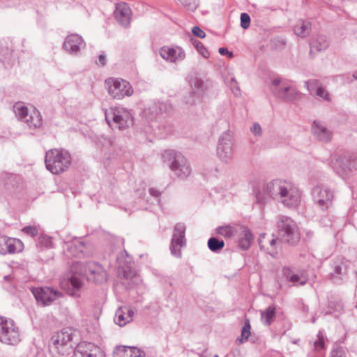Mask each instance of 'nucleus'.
Masks as SVG:
<instances>
[{
    "instance_id": "18",
    "label": "nucleus",
    "mask_w": 357,
    "mask_h": 357,
    "mask_svg": "<svg viewBox=\"0 0 357 357\" xmlns=\"http://www.w3.org/2000/svg\"><path fill=\"white\" fill-rule=\"evenodd\" d=\"M329 165L337 174L343 177L349 170L350 158L346 154L334 153L330 158Z\"/></svg>"
},
{
    "instance_id": "53",
    "label": "nucleus",
    "mask_w": 357,
    "mask_h": 357,
    "mask_svg": "<svg viewBox=\"0 0 357 357\" xmlns=\"http://www.w3.org/2000/svg\"><path fill=\"white\" fill-rule=\"evenodd\" d=\"M275 45L279 48H283L286 45V41L284 39H277L275 40Z\"/></svg>"
},
{
    "instance_id": "19",
    "label": "nucleus",
    "mask_w": 357,
    "mask_h": 357,
    "mask_svg": "<svg viewBox=\"0 0 357 357\" xmlns=\"http://www.w3.org/2000/svg\"><path fill=\"white\" fill-rule=\"evenodd\" d=\"M24 123L29 128H38L42 125L40 114L33 105H24Z\"/></svg>"
},
{
    "instance_id": "40",
    "label": "nucleus",
    "mask_w": 357,
    "mask_h": 357,
    "mask_svg": "<svg viewBox=\"0 0 357 357\" xmlns=\"http://www.w3.org/2000/svg\"><path fill=\"white\" fill-rule=\"evenodd\" d=\"M250 329L251 326L250 321L248 319H246L241 331V336L237 339V341H238L240 343H243L245 341L248 340L249 336L250 335Z\"/></svg>"
},
{
    "instance_id": "29",
    "label": "nucleus",
    "mask_w": 357,
    "mask_h": 357,
    "mask_svg": "<svg viewBox=\"0 0 357 357\" xmlns=\"http://www.w3.org/2000/svg\"><path fill=\"white\" fill-rule=\"evenodd\" d=\"M112 356L113 357H145V354L137 347L117 346Z\"/></svg>"
},
{
    "instance_id": "37",
    "label": "nucleus",
    "mask_w": 357,
    "mask_h": 357,
    "mask_svg": "<svg viewBox=\"0 0 357 357\" xmlns=\"http://www.w3.org/2000/svg\"><path fill=\"white\" fill-rule=\"evenodd\" d=\"M207 245L211 252L218 253L224 248L225 242L223 240L218 239L216 237H211L208 240Z\"/></svg>"
},
{
    "instance_id": "35",
    "label": "nucleus",
    "mask_w": 357,
    "mask_h": 357,
    "mask_svg": "<svg viewBox=\"0 0 357 357\" xmlns=\"http://www.w3.org/2000/svg\"><path fill=\"white\" fill-rule=\"evenodd\" d=\"M238 229V225L235 227L231 225L220 226L216 228V233L225 238H231L236 236Z\"/></svg>"
},
{
    "instance_id": "11",
    "label": "nucleus",
    "mask_w": 357,
    "mask_h": 357,
    "mask_svg": "<svg viewBox=\"0 0 357 357\" xmlns=\"http://www.w3.org/2000/svg\"><path fill=\"white\" fill-rule=\"evenodd\" d=\"M271 89L278 98L286 102H293L299 96V93L294 88L282 82L280 78H275L272 80Z\"/></svg>"
},
{
    "instance_id": "23",
    "label": "nucleus",
    "mask_w": 357,
    "mask_h": 357,
    "mask_svg": "<svg viewBox=\"0 0 357 357\" xmlns=\"http://www.w3.org/2000/svg\"><path fill=\"white\" fill-rule=\"evenodd\" d=\"M236 236L238 247L243 250L249 249L254 239L250 229L243 225H238Z\"/></svg>"
},
{
    "instance_id": "9",
    "label": "nucleus",
    "mask_w": 357,
    "mask_h": 357,
    "mask_svg": "<svg viewBox=\"0 0 357 357\" xmlns=\"http://www.w3.org/2000/svg\"><path fill=\"white\" fill-rule=\"evenodd\" d=\"M108 86V93L114 99L121 100L133 93L130 84L123 79L109 78L105 81Z\"/></svg>"
},
{
    "instance_id": "38",
    "label": "nucleus",
    "mask_w": 357,
    "mask_h": 357,
    "mask_svg": "<svg viewBox=\"0 0 357 357\" xmlns=\"http://www.w3.org/2000/svg\"><path fill=\"white\" fill-rule=\"evenodd\" d=\"M265 234H262L259 238V245L261 250H266L268 253L273 255V253L275 250V244L277 241H278V238H273L271 240L269 241V248H266V245L264 243L263 238H265Z\"/></svg>"
},
{
    "instance_id": "60",
    "label": "nucleus",
    "mask_w": 357,
    "mask_h": 357,
    "mask_svg": "<svg viewBox=\"0 0 357 357\" xmlns=\"http://www.w3.org/2000/svg\"><path fill=\"white\" fill-rule=\"evenodd\" d=\"M9 291L11 292V294H15V291H13V290H9Z\"/></svg>"
},
{
    "instance_id": "13",
    "label": "nucleus",
    "mask_w": 357,
    "mask_h": 357,
    "mask_svg": "<svg viewBox=\"0 0 357 357\" xmlns=\"http://www.w3.org/2000/svg\"><path fill=\"white\" fill-rule=\"evenodd\" d=\"M185 226L183 223H177L174 228L169 249L171 254L176 257H181V248L185 245Z\"/></svg>"
},
{
    "instance_id": "32",
    "label": "nucleus",
    "mask_w": 357,
    "mask_h": 357,
    "mask_svg": "<svg viewBox=\"0 0 357 357\" xmlns=\"http://www.w3.org/2000/svg\"><path fill=\"white\" fill-rule=\"evenodd\" d=\"M311 29V23L309 21L300 20L294 25V33L300 37L304 38L307 36Z\"/></svg>"
},
{
    "instance_id": "30",
    "label": "nucleus",
    "mask_w": 357,
    "mask_h": 357,
    "mask_svg": "<svg viewBox=\"0 0 357 357\" xmlns=\"http://www.w3.org/2000/svg\"><path fill=\"white\" fill-rule=\"evenodd\" d=\"M190 85L192 89V91L190 92V96L192 100H187L185 98V102L186 104L193 105L195 103V98H199L203 91L204 82L203 81L197 77H191L189 81Z\"/></svg>"
},
{
    "instance_id": "12",
    "label": "nucleus",
    "mask_w": 357,
    "mask_h": 357,
    "mask_svg": "<svg viewBox=\"0 0 357 357\" xmlns=\"http://www.w3.org/2000/svg\"><path fill=\"white\" fill-rule=\"evenodd\" d=\"M234 139L229 132H223L219 139L217 155L225 163L230 162L234 155Z\"/></svg>"
},
{
    "instance_id": "56",
    "label": "nucleus",
    "mask_w": 357,
    "mask_h": 357,
    "mask_svg": "<svg viewBox=\"0 0 357 357\" xmlns=\"http://www.w3.org/2000/svg\"><path fill=\"white\" fill-rule=\"evenodd\" d=\"M231 90H232L233 93L236 96H239L241 95L240 89H239L238 86H231Z\"/></svg>"
},
{
    "instance_id": "4",
    "label": "nucleus",
    "mask_w": 357,
    "mask_h": 357,
    "mask_svg": "<svg viewBox=\"0 0 357 357\" xmlns=\"http://www.w3.org/2000/svg\"><path fill=\"white\" fill-rule=\"evenodd\" d=\"M163 158L174 174L180 178H187L191 173V167L185 157L173 150L165 151Z\"/></svg>"
},
{
    "instance_id": "15",
    "label": "nucleus",
    "mask_w": 357,
    "mask_h": 357,
    "mask_svg": "<svg viewBox=\"0 0 357 357\" xmlns=\"http://www.w3.org/2000/svg\"><path fill=\"white\" fill-rule=\"evenodd\" d=\"M350 262L343 257H337L333 264V271L331 273V279L334 283L340 284L347 278Z\"/></svg>"
},
{
    "instance_id": "46",
    "label": "nucleus",
    "mask_w": 357,
    "mask_h": 357,
    "mask_svg": "<svg viewBox=\"0 0 357 357\" xmlns=\"http://www.w3.org/2000/svg\"><path fill=\"white\" fill-rule=\"evenodd\" d=\"M316 349L319 350L324 347V334L321 331H319L317 334V340L314 343Z\"/></svg>"
},
{
    "instance_id": "27",
    "label": "nucleus",
    "mask_w": 357,
    "mask_h": 357,
    "mask_svg": "<svg viewBox=\"0 0 357 357\" xmlns=\"http://www.w3.org/2000/svg\"><path fill=\"white\" fill-rule=\"evenodd\" d=\"M160 56L172 63L183 61L185 57V52L181 47L176 49L162 47L160 50Z\"/></svg>"
},
{
    "instance_id": "58",
    "label": "nucleus",
    "mask_w": 357,
    "mask_h": 357,
    "mask_svg": "<svg viewBox=\"0 0 357 357\" xmlns=\"http://www.w3.org/2000/svg\"><path fill=\"white\" fill-rule=\"evenodd\" d=\"M11 279V276L10 275H6L4 276V280H10Z\"/></svg>"
},
{
    "instance_id": "39",
    "label": "nucleus",
    "mask_w": 357,
    "mask_h": 357,
    "mask_svg": "<svg viewBox=\"0 0 357 357\" xmlns=\"http://www.w3.org/2000/svg\"><path fill=\"white\" fill-rule=\"evenodd\" d=\"M52 238L46 234H40L36 242L37 247L40 249L52 248Z\"/></svg>"
},
{
    "instance_id": "34",
    "label": "nucleus",
    "mask_w": 357,
    "mask_h": 357,
    "mask_svg": "<svg viewBox=\"0 0 357 357\" xmlns=\"http://www.w3.org/2000/svg\"><path fill=\"white\" fill-rule=\"evenodd\" d=\"M330 45V41L326 36L320 35L312 40L311 43V48L315 49L317 51L325 50Z\"/></svg>"
},
{
    "instance_id": "17",
    "label": "nucleus",
    "mask_w": 357,
    "mask_h": 357,
    "mask_svg": "<svg viewBox=\"0 0 357 357\" xmlns=\"http://www.w3.org/2000/svg\"><path fill=\"white\" fill-rule=\"evenodd\" d=\"M73 357H105V355L93 343L82 342L75 347Z\"/></svg>"
},
{
    "instance_id": "42",
    "label": "nucleus",
    "mask_w": 357,
    "mask_h": 357,
    "mask_svg": "<svg viewBox=\"0 0 357 357\" xmlns=\"http://www.w3.org/2000/svg\"><path fill=\"white\" fill-rule=\"evenodd\" d=\"M180 3L187 9L195 10L197 6V0H178Z\"/></svg>"
},
{
    "instance_id": "62",
    "label": "nucleus",
    "mask_w": 357,
    "mask_h": 357,
    "mask_svg": "<svg viewBox=\"0 0 357 357\" xmlns=\"http://www.w3.org/2000/svg\"><path fill=\"white\" fill-rule=\"evenodd\" d=\"M213 357H219L218 355H215Z\"/></svg>"
},
{
    "instance_id": "24",
    "label": "nucleus",
    "mask_w": 357,
    "mask_h": 357,
    "mask_svg": "<svg viewBox=\"0 0 357 357\" xmlns=\"http://www.w3.org/2000/svg\"><path fill=\"white\" fill-rule=\"evenodd\" d=\"M131 10L126 3H118L114 11V16L116 21L123 27L130 25L131 17Z\"/></svg>"
},
{
    "instance_id": "57",
    "label": "nucleus",
    "mask_w": 357,
    "mask_h": 357,
    "mask_svg": "<svg viewBox=\"0 0 357 357\" xmlns=\"http://www.w3.org/2000/svg\"><path fill=\"white\" fill-rule=\"evenodd\" d=\"M352 79L350 78L349 77H347V82H351L353 81V79H355V80H357V71L354 72L353 74H352Z\"/></svg>"
},
{
    "instance_id": "43",
    "label": "nucleus",
    "mask_w": 357,
    "mask_h": 357,
    "mask_svg": "<svg viewBox=\"0 0 357 357\" xmlns=\"http://www.w3.org/2000/svg\"><path fill=\"white\" fill-rule=\"evenodd\" d=\"M13 112L19 121L22 119V102H17L13 107Z\"/></svg>"
},
{
    "instance_id": "47",
    "label": "nucleus",
    "mask_w": 357,
    "mask_h": 357,
    "mask_svg": "<svg viewBox=\"0 0 357 357\" xmlns=\"http://www.w3.org/2000/svg\"><path fill=\"white\" fill-rule=\"evenodd\" d=\"M158 109H159V112H156V113H160V114H163V113H167V114H169L171 112V106L167 105V103H165V102H159L158 105Z\"/></svg>"
},
{
    "instance_id": "20",
    "label": "nucleus",
    "mask_w": 357,
    "mask_h": 357,
    "mask_svg": "<svg viewBox=\"0 0 357 357\" xmlns=\"http://www.w3.org/2000/svg\"><path fill=\"white\" fill-rule=\"evenodd\" d=\"M22 250V242L17 238L0 236V254H13Z\"/></svg>"
},
{
    "instance_id": "21",
    "label": "nucleus",
    "mask_w": 357,
    "mask_h": 357,
    "mask_svg": "<svg viewBox=\"0 0 357 357\" xmlns=\"http://www.w3.org/2000/svg\"><path fill=\"white\" fill-rule=\"evenodd\" d=\"M311 131L314 137L321 142L328 143L332 140L333 132L319 121H314Z\"/></svg>"
},
{
    "instance_id": "14",
    "label": "nucleus",
    "mask_w": 357,
    "mask_h": 357,
    "mask_svg": "<svg viewBox=\"0 0 357 357\" xmlns=\"http://www.w3.org/2000/svg\"><path fill=\"white\" fill-rule=\"evenodd\" d=\"M314 202L322 209L328 208L332 204L333 192L325 186H315L312 190Z\"/></svg>"
},
{
    "instance_id": "59",
    "label": "nucleus",
    "mask_w": 357,
    "mask_h": 357,
    "mask_svg": "<svg viewBox=\"0 0 357 357\" xmlns=\"http://www.w3.org/2000/svg\"><path fill=\"white\" fill-rule=\"evenodd\" d=\"M274 357H283V356L279 353H275Z\"/></svg>"
},
{
    "instance_id": "48",
    "label": "nucleus",
    "mask_w": 357,
    "mask_h": 357,
    "mask_svg": "<svg viewBox=\"0 0 357 357\" xmlns=\"http://www.w3.org/2000/svg\"><path fill=\"white\" fill-rule=\"evenodd\" d=\"M250 131L255 136H261L262 135V129L258 123H254L250 128Z\"/></svg>"
},
{
    "instance_id": "6",
    "label": "nucleus",
    "mask_w": 357,
    "mask_h": 357,
    "mask_svg": "<svg viewBox=\"0 0 357 357\" xmlns=\"http://www.w3.org/2000/svg\"><path fill=\"white\" fill-rule=\"evenodd\" d=\"M73 333L70 329H63L53 335L50 341V349L52 352L65 356L70 353L73 349Z\"/></svg>"
},
{
    "instance_id": "28",
    "label": "nucleus",
    "mask_w": 357,
    "mask_h": 357,
    "mask_svg": "<svg viewBox=\"0 0 357 357\" xmlns=\"http://www.w3.org/2000/svg\"><path fill=\"white\" fill-rule=\"evenodd\" d=\"M86 245L83 241H75L72 243H66L63 249V254L67 257H79L86 255Z\"/></svg>"
},
{
    "instance_id": "5",
    "label": "nucleus",
    "mask_w": 357,
    "mask_h": 357,
    "mask_svg": "<svg viewBox=\"0 0 357 357\" xmlns=\"http://www.w3.org/2000/svg\"><path fill=\"white\" fill-rule=\"evenodd\" d=\"M278 236L281 241L289 245H295L299 241L300 234L296 222L289 217L280 215L278 222Z\"/></svg>"
},
{
    "instance_id": "33",
    "label": "nucleus",
    "mask_w": 357,
    "mask_h": 357,
    "mask_svg": "<svg viewBox=\"0 0 357 357\" xmlns=\"http://www.w3.org/2000/svg\"><path fill=\"white\" fill-rule=\"evenodd\" d=\"M275 310L274 305H270L261 312V320L264 325L268 326L272 324L275 315Z\"/></svg>"
},
{
    "instance_id": "7",
    "label": "nucleus",
    "mask_w": 357,
    "mask_h": 357,
    "mask_svg": "<svg viewBox=\"0 0 357 357\" xmlns=\"http://www.w3.org/2000/svg\"><path fill=\"white\" fill-rule=\"evenodd\" d=\"M105 120L111 127V121L120 130H123L133 123L131 114L123 107H111L105 112Z\"/></svg>"
},
{
    "instance_id": "16",
    "label": "nucleus",
    "mask_w": 357,
    "mask_h": 357,
    "mask_svg": "<svg viewBox=\"0 0 357 357\" xmlns=\"http://www.w3.org/2000/svg\"><path fill=\"white\" fill-rule=\"evenodd\" d=\"M132 257L126 250L121 251L116 257L119 273L126 279H130L135 275V271L132 267Z\"/></svg>"
},
{
    "instance_id": "54",
    "label": "nucleus",
    "mask_w": 357,
    "mask_h": 357,
    "mask_svg": "<svg viewBox=\"0 0 357 357\" xmlns=\"http://www.w3.org/2000/svg\"><path fill=\"white\" fill-rule=\"evenodd\" d=\"M97 63L100 64L101 66H105L106 63V56L104 54H101L98 56V61Z\"/></svg>"
},
{
    "instance_id": "50",
    "label": "nucleus",
    "mask_w": 357,
    "mask_h": 357,
    "mask_svg": "<svg viewBox=\"0 0 357 357\" xmlns=\"http://www.w3.org/2000/svg\"><path fill=\"white\" fill-rule=\"evenodd\" d=\"M331 357H346V354L341 348L333 349Z\"/></svg>"
},
{
    "instance_id": "45",
    "label": "nucleus",
    "mask_w": 357,
    "mask_h": 357,
    "mask_svg": "<svg viewBox=\"0 0 357 357\" xmlns=\"http://www.w3.org/2000/svg\"><path fill=\"white\" fill-rule=\"evenodd\" d=\"M24 234L35 237L38 234V228L36 226L24 227Z\"/></svg>"
},
{
    "instance_id": "3",
    "label": "nucleus",
    "mask_w": 357,
    "mask_h": 357,
    "mask_svg": "<svg viewBox=\"0 0 357 357\" xmlns=\"http://www.w3.org/2000/svg\"><path fill=\"white\" fill-rule=\"evenodd\" d=\"M46 169L53 174H60L68 170L71 164V156L65 149H53L45 153Z\"/></svg>"
},
{
    "instance_id": "8",
    "label": "nucleus",
    "mask_w": 357,
    "mask_h": 357,
    "mask_svg": "<svg viewBox=\"0 0 357 357\" xmlns=\"http://www.w3.org/2000/svg\"><path fill=\"white\" fill-rule=\"evenodd\" d=\"M31 291L38 303L43 306H48L55 303L63 297V293L53 287H41L33 288Z\"/></svg>"
},
{
    "instance_id": "26",
    "label": "nucleus",
    "mask_w": 357,
    "mask_h": 357,
    "mask_svg": "<svg viewBox=\"0 0 357 357\" xmlns=\"http://www.w3.org/2000/svg\"><path fill=\"white\" fill-rule=\"evenodd\" d=\"M135 313V309L130 307H121L115 314L114 321L120 326H124L126 324L132 321Z\"/></svg>"
},
{
    "instance_id": "41",
    "label": "nucleus",
    "mask_w": 357,
    "mask_h": 357,
    "mask_svg": "<svg viewBox=\"0 0 357 357\" xmlns=\"http://www.w3.org/2000/svg\"><path fill=\"white\" fill-rule=\"evenodd\" d=\"M192 44L196 48L197 52L204 58H208L210 56L209 52L204 47V45L199 40L196 39H191Z\"/></svg>"
},
{
    "instance_id": "25",
    "label": "nucleus",
    "mask_w": 357,
    "mask_h": 357,
    "mask_svg": "<svg viewBox=\"0 0 357 357\" xmlns=\"http://www.w3.org/2000/svg\"><path fill=\"white\" fill-rule=\"evenodd\" d=\"M305 86L310 94L314 93L316 96L323 100L331 102V98L328 91L324 88L318 79H310L305 82Z\"/></svg>"
},
{
    "instance_id": "31",
    "label": "nucleus",
    "mask_w": 357,
    "mask_h": 357,
    "mask_svg": "<svg viewBox=\"0 0 357 357\" xmlns=\"http://www.w3.org/2000/svg\"><path fill=\"white\" fill-rule=\"evenodd\" d=\"M13 59V51L7 42L0 44V61L4 65H10Z\"/></svg>"
},
{
    "instance_id": "22",
    "label": "nucleus",
    "mask_w": 357,
    "mask_h": 357,
    "mask_svg": "<svg viewBox=\"0 0 357 357\" xmlns=\"http://www.w3.org/2000/svg\"><path fill=\"white\" fill-rule=\"evenodd\" d=\"M85 47V43L78 34L68 35L63 44V49L71 54H77Z\"/></svg>"
},
{
    "instance_id": "51",
    "label": "nucleus",
    "mask_w": 357,
    "mask_h": 357,
    "mask_svg": "<svg viewBox=\"0 0 357 357\" xmlns=\"http://www.w3.org/2000/svg\"><path fill=\"white\" fill-rule=\"evenodd\" d=\"M15 176L12 174H9L5 172H0V180L4 181L6 183H8L7 180H11L14 178Z\"/></svg>"
},
{
    "instance_id": "36",
    "label": "nucleus",
    "mask_w": 357,
    "mask_h": 357,
    "mask_svg": "<svg viewBox=\"0 0 357 357\" xmlns=\"http://www.w3.org/2000/svg\"><path fill=\"white\" fill-rule=\"evenodd\" d=\"M283 274L289 282L294 284L299 282L301 285H304L306 283L305 279H303L298 274L293 273L289 268H284Z\"/></svg>"
},
{
    "instance_id": "1",
    "label": "nucleus",
    "mask_w": 357,
    "mask_h": 357,
    "mask_svg": "<svg viewBox=\"0 0 357 357\" xmlns=\"http://www.w3.org/2000/svg\"><path fill=\"white\" fill-rule=\"evenodd\" d=\"M266 197H271L290 208H296L301 202L299 190L292 182L284 179H273L267 183L264 186L262 192H257V202L264 204Z\"/></svg>"
},
{
    "instance_id": "52",
    "label": "nucleus",
    "mask_w": 357,
    "mask_h": 357,
    "mask_svg": "<svg viewBox=\"0 0 357 357\" xmlns=\"http://www.w3.org/2000/svg\"><path fill=\"white\" fill-rule=\"evenodd\" d=\"M218 52L221 54V55H226V54H228L229 56L231 57L233 56V53L231 52H229L227 48L226 47H220L219 48L218 50Z\"/></svg>"
},
{
    "instance_id": "61",
    "label": "nucleus",
    "mask_w": 357,
    "mask_h": 357,
    "mask_svg": "<svg viewBox=\"0 0 357 357\" xmlns=\"http://www.w3.org/2000/svg\"><path fill=\"white\" fill-rule=\"evenodd\" d=\"M231 81L236 83L235 79H232Z\"/></svg>"
},
{
    "instance_id": "55",
    "label": "nucleus",
    "mask_w": 357,
    "mask_h": 357,
    "mask_svg": "<svg viewBox=\"0 0 357 357\" xmlns=\"http://www.w3.org/2000/svg\"><path fill=\"white\" fill-rule=\"evenodd\" d=\"M149 193L151 196L155 197H158L161 194L160 191L153 188L149 189Z\"/></svg>"
},
{
    "instance_id": "44",
    "label": "nucleus",
    "mask_w": 357,
    "mask_h": 357,
    "mask_svg": "<svg viewBox=\"0 0 357 357\" xmlns=\"http://www.w3.org/2000/svg\"><path fill=\"white\" fill-rule=\"evenodd\" d=\"M250 25V17L246 13L241 14V26L243 29H246Z\"/></svg>"
},
{
    "instance_id": "2",
    "label": "nucleus",
    "mask_w": 357,
    "mask_h": 357,
    "mask_svg": "<svg viewBox=\"0 0 357 357\" xmlns=\"http://www.w3.org/2000/svg\"><path fill=\"white\" fill-rule=\"evenodd\" d=\"M81 275L85 276L88 281L96 284H101L107 280L106 271L100 264L93 261L86 264L75 261L72 264L68 276V283L72 287L70 294L73 296H79L77 292L83 284Z\"/></svg>"
},
{
    "instance_id": "49",
    "label": "nucleus",
    "mask_w": 357,
    "mask_h": 357,
    "mask_svg": "<svg viewBox=\"0 0 357 357\" xmlns=\"http://www.w3.org/2000/svg\"><path fill=\"white\" fill-rule=\"evenodd\" d=\"M192 33L195 36L199 38H204L206 36L205 32L197 26L192 27Z\"/></svg>"
},
{
    "instance_id": "10",
    "label": "nucleus",
    "mask_w": 357,
    "mask_h": 357,
    "mask_svg": "<svg viewBox=\"0 0 357 357\" xmlns=\"http://www.w3.org/2000/svg\"><path fill=\"white\" fill-rule=\"evenodd\" d=\"M0 342L8 345H15L20 342L18 328L12 320H3L0 317Z\"/></svg>"
}]
</instances>
